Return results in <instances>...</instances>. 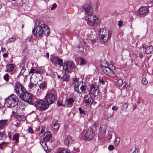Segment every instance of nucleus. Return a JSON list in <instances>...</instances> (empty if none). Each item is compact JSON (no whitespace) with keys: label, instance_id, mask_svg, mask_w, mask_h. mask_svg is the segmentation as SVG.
<instances>
[{"label":"nucleus","instance_id":"f257e3e1","mask_svg":"<svg viewBox=\"0 0 153 153\" xmlns=\"http://www.w3.org/2000/svg\"><path fill=\"white\" fill-rule=\"evenodd\" d=\"M14 91L21 100L28 104H31L33 98L32 94L27 92L22 84L16 85L14 86Z\"/></svg>","mask_w":153,"mask_h":153},{"label":"nucleus","instance_id":"f03ea898","mask_svg":"<svg viewBox=\"0 0 153 153\" xmlns=\"http://www.w3.org/2000/svg\"><path fill=\"white\" fill-rule=\"evenodd\" d=\"M82 8L85 10L86 15H87L85 20L88 25L93 26L100 22V21L97 17L95 16H93V10L90 4H85L82 6Z\"/></svg>","mask_w":153,"mask_h":153},{"label":"nucleus","instance_id":"7ed1b4c3","mask_svg":"<svg viewBox=\"0 0 153 153\" xmlns=\"http://www.w3.org/2000/svg\"><path fill=\"white\" fill-rule=\"evenodd\" d=\"M5 102L9 105L8 107H13L17 105L19 99L16 95L12 94L7 98L5 99Z\"/></svg>","mask_w":153,"mask_h":153},{"label":"nucleus","instance_id":"20e7f679","mask_svg":"<svg viewBox=\"0 0 153 153\" xmlns=\"http://www.w3.org/2000/svg\"><path fill=\"white\" fill-rule=\"evenodd\" d=\"M45 26V24L39 23L38 25L36 26L33 29V33L35 36H38L40 38L42 37L43 32H44L43 29H44Z\"/></svg>","mask_w":153,"mask_h":153},{"label":"nucleus","instance_id":"39448f33","mask_svg":"<svg viewBox=\"0 0 153 153\" xmlns=\"http://www.w3.org/2000/svg\"><path fill=\"white\" fill-rule=\"evenodd\" d=\"M99 34V38L101 40V42H106L109 38L111 37V35L109 34L108 31L103 28L100 29Z\"/></svg>","mask_w":153,"mask_h":153},{"label":"nucleus","instance_id":"423d86ee","mask_svg":"<svg viewBox=\"0 0 153 153\" xmlns=\"http://www.w3.org/2000/svg\"><path fill=\"white\" fill-rule=\"evenodd\" d=\"M35 105L37 108L40 110L45 111L47 110L50 105L45 101L39 99L35 102Z\"/></svg>","mask_w":153,"mask_h":153},{"label":"nucleus","instance_id":"0eeeda50","mask_svg":"<svg viewBox=\"0 0 153 153\" xmlns=\"http://www.w3.org/2000/svg\"><path fill=\"white\" fill-rule=\"evenodd\" d=\"M114 69L115 67L114 66L109 64V66L103 68L102 70L103 72L106 74L113 77L116 76V74L114 73L113 71V70Z\"/></svg>","mask_w":153,"mask_h":153},{"label":"nucleus","instance_id":"6e6552de","mask_svg":"<svg viewBox=\"0 0 153 153\" xmlns=\"http://www.w3.org/2000/svg\"><path fill=\"white\" fill-rule=\"evenodd\" d=\"M45 99V101L50 105L55 102L56 100L55 96L54 94L48 91L46 93Z\"/></svg>","mask_w":153,"mask_h":153},{"label":"nucleus","instance_id":"1a4fd4ad","mask_svg":"<svg viewBox=\"0 0 153 153\" xmlns=\"http://www.w3.org/2000/svg\"><path fill=\"white\" fill-rule=\"evenodd\" d=\"M29 89L30 91L34 93L36 96H38L41 93V91L38 88L37 85H34L33 83H31L28 85Z\"/></svg>","mask_w":153,"mask_h":153},{"label":"nucleus","instance_id":"9d476101","mask_svg":"<svg viewBox=\"0 0 153 153\" xmlns=\"http://www.w3.org/2000/svg\"><path fill=\"white\" fill-rule=\"evenodd\" d=\"M74 67L75 65L73 62H64L63 68L65 71L71 72V71Z\"/></svg>","mask_w":153,"mask_h":153},{"label":"nucleus","instance_id":"9b49d317","mask_svg":"<svg viewBox=\"0 0 153 153\" xmlns=\"http://www.w3.org/2000/svg\"><path fill=\"white\" fill-rule=\"evenodd\" d=\"M100 92L98 87L95 85H91V90L89 94L91 95H93L94 97L97 96Z\"/></svg>","mask_w":153,"mask_h":153},{"label":"nucleus","instance_id":"f8f14e48","mask_svg":"<svg viewBox=\"0 0 153 153\" xmlns=\"http://www.w3.org/2000/svg\"><path fill=\"white\" fill-rule=\"evenodd\" d=\"M95 133L94 130L91 128L88 129L85 135L84 139L85 140H91L95 136Z\"/></svg>","mask_w":153,"mask_h":153},{"label":"nucleus","instance_id":"ddd939ff","mask_svg":"<svg viewBox=\"0 0 153 153\" xmlns=\"http://www.w3.org/2000/svg\"><path fill=\"white\" fill-rule=\"evenodd\" d=\"M51 61L53 64H57L59 65L60 66H63V60L59 59L56 56H52L51 58Z\"/></svg>","mask_w":153,"mask_h":153},{"label":"nucleus","instance_id":"4468645a","mask_svg":"<svg viewBox=\"0 0 153 153\" xmlns=\"http://www.w3.org/2000/svg\"><path fill=\"white\" fill-rule=\"evenodd\" d=\"M73 83L74 84V89L75 91L77 93H81L79 90V85H80L81 82H79V79L77 78H75L73 79Z\"/></svg>","mask_w":153,"mask_h":153},{"label":"nucleus","instance_id":"2eb2a0df","mask_svg":"<svg viewBox=\"0 0 153 153\" xmlns=\"http://www.w3.org/2000/svg\"><path fill=\"white\" fill-rule=\"evenodd\" d=\"M138 11L139 15H143L148 13L149 9L146 7L143 6L140 7Z\"/></svg>","mask_w":153,"mask_h":153},{"label":"nucleus","instance_id":"dca6fc26","mask_svg":"<svg viewBox=\"0 0 153 153\" xmlns=\"http://www.w3.org/2000/svg\"><path fill=\"white\" fill-rule=\"evenodd\" d=\"M52 134L50 131H47L44 134L43 140L45 141L49 140L52 137Z\"/></svg>","mask_w":153,"mask_h":153},{"label":"nucleus","instance_id":"f3484780","mask_svg":"<svg viewBox=\"0 0 153 153\" xmlns=\"http://www.w3.org/2000/svg\"><path fill=\"white\" fill-rule=\"evenodd\" d=\"M53 128L55 131H57L59 128L60 125L56 120H54L52 122Z\"/></svg>","mask_w":153,"mask_h":153},{"label":"nucleus","instance_id":"a211bd4d","mask_svg":"<svg viewBox=\"0 0 153 153\" xmlns=\"http://www.w3.org/2000/svg\"><path fill=\"white\" fill-rule=\"evenodd\" d=\"M40 144L44 148L45 151H46V153H51V151L48 150V146L45 142L43 141H40Z\"/></svg>","mask_w":153,"mask_h":153},{"label":"nucleus","instance_id":"6ab92c4d","mask_svg":"<svg viewBox=\"0 0 153 153\" xmlns=\"http://www.w3.org/2000/svg\"><path fill=\"white\" fill-rule=\"evenodd\" d=\"M26 116L23 113H20L17 116V119L19 121H25L26 120Z\"/></svg>","mask_w":153,"mask_h":153},{"label":"nucleus","instance_id":"aec40b11","mask_svg":"<svg viewBox=\"0 0 153 153\" xmlns=\"http://www.w3.org/2000/svg\"><path fill=\"white\" fill-rule=\"evenodd\" d=\"M47 84V83L45 82H42V83H40L39 85V88L41 92L42 91H43L46 88Z\"/></svg>","mask_w":153,"mask_h":153},{"label":"nucleus","instance_id":"412c9836","mask_svg":"<svg viewBox=\"0 0 153 153\" xmlns=\"http://www.w3.org/2000/svg\"><path fill=\"white\" fill-rule=\"evenodd\" d=\"M114 112L111 111L107 112L104 116L105 119H108L112 118L113 116Z\"/></svg>","mask_w":153,"mask_h":153},{"label":"nucleus","instance_id":"4be33fe9","mask_svg":"<svg viewBox=\"0 0 153 153\" xmlns=\"http://www.w3.org/2000/svg\"><path fill=\"white\" fill-rule=\"evenodd\" d=\"M73 141V140L71 137H68L65 139L64 143L66 146H68L69 145L71 144Z\"/></svg>","mask_w":153,"mask_h":153},{"label":"nucleus","instance_id":"5701e85b","mask_svg":"<svg viewBox=\"0 0 153 153\" xmlns=\"http://www.w3.org/2000/svg\"><path fill=\"white\" fill-rule=\"evenodd\" d=\"M6 68L7 72H11L13 70L14 66L13 64H9L6 65Z\"/></svg>","mask_w":153,"mask_h":153},{"label":"nucleus","instance_id":"b1692460","mask_svg":"<svg viewBox=\"0 0 153 153\" xmlns=\"http://www.w3.org/2000/svg\"><path fill=\"white\" fill-rule=\"evenodd\" d=\"M128 105V103L127 102H126L123 103L121 107V110L122 112L126 111Z\"/></svg>","mask_w":153,"mask_h":153},{"label":"nucleus","instance_id":"393cba45","mask_svg":"<svg viewBox=\"0 0 153 153\" xmlns=\"http://www.w3.org/2000/svg\"><path fill=\"white\" fill-rule=\"evenodd\" d=\"M74 101V100L73 99V98L71 97L67 99V104L69 106L72 105L73 102Z\"/></svg>","mask_w":153,"mask_h":153},{"label":"nucleus","instance_id":"a878e982","mask_svg":"<svg viewBox=\"0 0 153 153\" xmlns=\"http://www.w3.org/2000/svg\"><path fill=\"white\" fill-rule=\"evenodd\" d=\"M43 30L44 31L43 33L46 36H48L50 34V30L48 27L45 25V27H44V29H43Z\"/></svg>","mask_w":153,"mask_h":153},{"label":"nucleus","instance_id":"bb28decb","mask_svg":"<svg viewBox=\"0 0 153 153\" xmlns=\"http://www.w3.org/2000/svg\"><path fill=\"white\" fill-rule=\"evenodd\" d=\"M109 65L106 61L104 60L101 62V68L102 69L103 68L109 66Z\"/></svg>","mask_w":153,"mask_h":153},{"label":"nucleus","instance_id":"cd10ccee","mask_svg":"<svg viewBox=\"0 0 153 153\" xmlns=\"http://www.w3.org/2000/svg\"><path fill=\"white\" fill-rule=\"evenodd\" d=\"M153 51V46H150L147 47L146 49V52L147 54L150 53Z\"/></svg>","mask_w":153,"mask_h":153},{"label":"nucleus","instance_id":"c85d7f7f","mask_svg":"<svg viewBox=\"0 0 153 153\" xmlns=\"http://www.w3.org/2000/svg\"><path fill=\"white\" fill-rule=\"evenodd\" d=\"M0 136L1 137V140H4L6 139L7 138V136L4 131H0Z\"/></svg>","mask_w":153,"mask_h":153},{"label":"nucleus","instance_id":"c756f323","mask_svg":"<svg viewBox=\"0 0 153 153\" xmlns=\"http://www.w3.org/2000/svg\"><path fill=\"white\" fill-rule=\"evenodd\" d=\"M19 134H16L13 135V140L15 141L16 143H17L19 142Z\"/></svg>","mask_w":153,"mask_h":153},{"label":"nucleus","instance_id":"7c9ffc66","mask_svg":"<svg viewBox=\"0 0 153 153\" xmlns=\"http://www.w3.org/2000/svg\"><path fill=\"white\" fill-rule=\"evenodd\" d=\"M26 70V68L25 67H22V69L21 70V71L19 74V75L18 76V77H19L20 75H22L23 76H25V77L27 76L24 75H23V74L25 72Z\"/></svg>","mask_w":153,"mask_h":153},{"label":"nucleus","instance_id":"2f4dec72","mask_svg":"<svg viewBox=\"0 0 153 153\" xmlns=\"http://www.w3.org/2000/svg\"><path fill=\"white\" fill-rule=\"evenodd\" d=\"M7 121V120H1L0 121V128H2Z\"/></svg>","mask_w":153,"mask_h":153},{"label":"nucleus","instance_id":"473e14b6","mask_svg":"<svg viewBox=\"0 0 153 153\" xmlns=\"http://www.w3.org/2000/svg\"><path fill=\"white\" fill-rule=\"evenodd\" d=\"M85 45V44L83 42V44H82L81 45H79L78 46V48L79 51L81 52L83 51L84 49V47Z\"/></svg>","mask_w":153,"mask_h":153},{"label":"nucleus","instance_id":"72a5a7b5","mask_svg":"<svg viewBox=\"0 0 153 153\" xmlns=\"http://www.w3.org/2000/svg\"><path fill=\"white\" fill-rule=\"evenodd\" d=\"M92 99H93L91 97H89L88 98L85 100V103L88 105L90 104L92 100Z\"/></svg>","mask_w":153,"mask_h":153},{"label":"nucleus","instance_id":"f704fd0d","mask_svg":"<svg viewBox=\"0 0 153 153\" xmlns=\"http://www.w3.org/2000/svg\"><path fill=\"white\" fill-rule=\"evenodd\" d=\"M120 140V138L119 137H117L115 138L114 141V144L115 146L119 144Z\"/></svg>","mask_w":153,"mask_h":153},{"label":"nucleus","instance_id":"c9c22d12","mask_svg":"<svg viewBox=\"0 0 153 153\" xmlns=\"http://www.w3.org/2000/svg\"><path fill=\"white\" fill-rule=\"evenodd\" d=\"M106 126L105 125H102L100 126V129L102 132L104 133L106 130Z\"/></svg>","mask_w":153,"mask_h":153},{"label":"nucleus","instance_id":"e433bc0d","mask_svg":"<svg viewBox=\"0 0 153 153\" xmlns=\"http://www.w3.org/2000/svg\"><path fill=\"white\" fill-rule=\"evenodd\" d=\"M86 89V85L85 83H82L81 86L80 87V89L81 91L82 92H84Z\"/></svg>","mask_w":153,"mask_h":153},{"label":"nucleus","instance_id":"4c0bfd02","mask_svg":"<svg viewBox=\"0 0 153 153\" xmlns=\"http://www.w3.org/2000/svg\"><path fill=\"white\" fill-rule=\"evenodd\" d=\"M69 77L68 76L66 75H65L62 77V79L63 81H67L69 80Z\"/></svg>","mask_w":153,"mask_h":153},{"label":"nucleus","instance_id":"58836bf2","mask_svg":"<svg viewBox=\"0 0 153 153\" xmlns=\"http://www.w3.org/2000/svg\"><path fill=\"white\" fill-rule=\"evenodd\" d=\"M9 76L8 74H5L3 76L4 79L6 82L8 81L9 80Z\"/></svg>","mask_w":153,"mask_h":153},{"label":"nucleus","instance_id":"ea45409f","mask_svg":"<svg viewBox=\"0 0 153 153\" xmlns=\"http://www.w3.org/2000/svg\"><path fill=\"white\" fill-rule=\"evenodd\" d=\"M117 84L119 86H121L123 84V81L121 79H119L117 82Z\"/></svg>","mask_w":153,"mask_h":153},{"label":"nucleus","instance_id":"a19ab883","mask_svg":"<svg viewBox=\"0 0 153 153\" xmlns=\"http://www.w3.org/2000/svg\"><path fill=\"white\" fill-rule=\"evenodd\" d=\"M80 59L81 60L80 63L81 65H83L86 64V61L85 59L81 58H80Z\"/></svg>","mask_w":153,"mask_h":153},{"label":"nucleus","instance_id":"79ce46f5","mask_svg":"<svg viewBox=\"0 0 153 153\" xmlns=\"http://www.w3.org/2000/svg\"><path fill=\"white\" fill-rule=\"evenodd\" d=\"M142 83L144 85H146L148 83V81L145 78H143L142 80Z\"/></svg>","mask_w":153,"mask_h":153},{"label":"nucleus","instance_id":"37998d69","mask_svg":"<svg viewBox=\"0 0 153 153\" xmlns=\"http://www.w3.org/2000/svg\"><path fill=\"white\" fill-rule=\"evenodd\" d=\"M15 40V39L14 38L12 37L9 39L7 41V42L8 43H11L14 42Z\"/></svg>","mask_w":153,"mask_h":153},{"label":"nucleus","instance_id":"c03bdc74","mask_svg":"<svg viewBox=\"0 0 153 153\" xmlns=\"http://www.w3.org/2000/svg\"><path fill=\"white\" fill-rule=\"evenodd\" d=\"M35 73V69L33 68H31L30 69V71L29 72L28 74L30 75V74H32L31 76H32L33 74Z\"/></svg>","mask_w":153,"mask_h":153},{"label":"nucleus","instance_id":"a18cd8bd","mask_svg":"<svg viewBox=\"0 0 153 153\" xmlns=\"http://www.w3.org/2000/svg\"><path fill=\"white\" fill-rule=\"evenodd\" d=\"M79 113L80 114H85V111L82 109L81 108H79Z\"/></svg>","mask_w":153,"mask_h":153},{"label":"nucleus","instance_id":"49530a36","mask_svg":"<svg viewBox=\"0 0 153 153\" xmlns=\"http://www.w3.org/2000/svg\"><path fill=\"white\" fill-rule=\"evenodd\" d=\"M114 148V146L112 145H110L108 147V149L110 151L113 150Z\"/></svg>","mask_w":153,"mask_h":153},{"label":"nucleus","instance_id":"de8ad7c7","mask_svg":"<svg viewBox=\"0 0 153 153\" xmlns=\"http://www.w3.org/2000/svg\"><path fill=\"white\" fill-rule=\"evenodd\" d=\"M56 6L57 5L56 3L53 4L51 8V10H53L55 9L56 7Z\"/></svg>","mask_w":153,"mask_h":153},{"label":"nucleus","instance_id":"09e8293b","mask_svg":"<svg viewBox=\"0 0 153 153\" xmlns=\"http://www.w3.org/2000/svg\"><path fill=\"white\" fill-rule=\"evenodd\" d=\"M112 109L113 110L116 111L118 109V108L116 106H114L112 107Z\"/></svg>","mask_w":153,"mask_h":153},{"label":"nucleus","instance_id":"8fccbe9b","mask_svg":"<svg viewBox=\"0 0 153 153\" xmlns=\"http://www.w3.org/2000/svg\"><path fill=\"white\" fill-rule=\"evenodd\" d=\"M99 81L100 83L102 85H104L105 83L104 81L102 79H99Z\"/></svg>","mask_w":153,"mask_h":153},{"label":"nucleus","instance_id":"3c124183","mask_svg":"<svg viewBox=\"0 0 153 153\" xmlns=\"http://www.w3.org/2000/svg\"><path fill=\"white\" fill-rule=\"evenodd\" d=\"M123 24V22L122 21H120L118 22V26L119 27H121L122 25Z\"/></svg>","mask_w":153,"mask_h":153},{"label":"nucleus","instance_id":"603ef678","mask_svg":"<svg viewBox=\"0 0 153 153\" xmlns=\"http://www.w3.org/2000/svg\"><path fill=\"white\" fill-rule=\"evenodd\" d=\"M28 131L30 133H32L33 132V131L31 128H29L28 129Z\"/></svg>","mask_w":153,"mask_h":153},{"label":"nucleus","instance_id":"864d4df0","mask_svg":"<svg viewBox=\"0 0 153 153\" xmlns=\"http://www.w3.org/2000/svg\"><path fill=\"white\" fill-rule=\"evenodd\" d=\"M8 143H9L8 142L7 143V142H3L1 143V144L2 146H3L4 145L6 146V145H7Z\"/></svg>","mask_w":153,"mask_h":153},{"label":"nucleus","instance_id":"5fc2aeb1","mask_svg":"<svg viewBox=\"0 0 153 153\" xmlns=\"http://www.w3.org/2000/svg\"><path fill=\"white\" fill-rule=\"evenodd\" d=\"M96 104V102L95 101H94L92 99V100L91 103V104H92L93 105H95Z\"/></svg>","mask_w":153,"mask_h":153},{"label":"nucleus","instance_id":"6e6d98bb","mask_svg":"<svg viewBox=\"0 0 153 153\" xmlns=\"http://www.w3.org/2000/svg\"><path fill=\"white\" fill-rule=\"evenodd\" d=\"M8 56V53H5L3 54V56L4 58Z\"/></svg>","mask_w":153,"mask_h":153},{"label":"nucleus","instance_id":"4d7b16f0","mask_svg":"<svg viewBox=\"0 0 153 153\" xmlns=\"http://www.w3.org/2000/svg\"><path fill=\"white\" fill-rule=\"evenodd\" d=\"M89 97H88V95H86L84 96V99L85 100L87 99Z\"/></svg>","mask_w":153,"mask_h":153},{"label":"nucleus","instance_id":"13d9d810","mask_svg":"<svg viewBox=\"0 0 153 153\" xmlns=\"http://www.w3.org/2000/svg\"><path fill=\"white\" fill-rule=\"evenodd\" d=\"M35 73L39 74L40 73V71H39L35 69Z\"/></svg>","mask_w":153,"mask_h":153},{"label":"nucleus","instance_id":"bf43d9fd","mask_svg":"<svg viewBox=\"0 0 153 153\" xmlns=\"http://www.w3.org/2000/svg\"><path fill=\"white\" fill-rule=\"evenodd\" d=\"M133 153H138V151L137 149H135Z\"/></svg>","mask_w":153,"mask_h":153},{"label":"nucleus","instance_id":"052dcab7","mask_svg":"<svg viewBox=\"0 0 153 153\" xmlns=\"http://www.w3.org/2000/svg\"><path fill=\"white\" fill-rule=\"evenodd\" d=\"M136 108H137L136 105H134L133 107V110H134Z\"/></svg>","mask_w":153,"mask_h":153},{"label":"nucleus","instance_id":"680f3d73","mask_svg":"<svg viewBox=\"0 0 153 153\" xmlns=\"http://www.w3.org/2000/svg\"><path fill=\"white\" fill-rule=\"evenodd\" d=\"M46 56L48 58L49 56V54L48 53H47L46 54Z\"/></svg>","mask_w":153,"mask_h":153},{"label":"nucleus","instance_id":"e2e57ef3","mask_svg":"<svg viewBox=\"0 0 153 153\" xmlns=\"http://www.w3.org/2000/svg\"><path fill=\"white\" fill-rule=\"evenodd\" d=\"M57 103L60 106H62L63 105L61 103H60L59 102H58Z\"/></svg>","mask_w":153,"mask_h":153},{"label":"nucleus","instance_id":"0e129e2a","mask_svg":"<svg viewBox=\"0 0 153 153\" xmlns=\"http://www.w3.org/2000/svg\"><path fill=\"white\" fill-rule=\"evenodd\" d=\"M3 146H2L1 144V143L0 144V149H3Z\"/></svg>","mask_w":153,"mask_h":153},{"label":"nucleus","instance_id":"69168bd1","mask_svg":"<svg viewBox=\"0 0 153 153\" xmlns=\"http://www.w3.org/2000/svg\"><path fill=\"white\" fill-rule=\"evenodd\" d=\"M16 125L17 127H19L20 126V124L18 123H17V124H16Z\"/></svg>","mask_w":153,"mask_h":153},{"label":"nucleus","instance_id":"338daca9","mask_svg":"<svg viewBox=\"0 0 153 153\" xmlns=\"http://www.w3.org/2000/svg\"><path fill=\"white\" fill-rule=\"evenodd\" d=\"M43 131H43V129H42L41 130V131H40V133H41V134H42V133H43Z\"/></svg>","mask_w":153,"mask_h":153},{"label":"nucleus","instance_id":"774afa93","mask_svg":"<svg viewBox=\"0 0 153 153\" xmlns=\"http://www.w3.org/2000/svg\"><path fill=\"white\" fill-rule=\"evenodd\" d=\"M96 41L95 40H93L91 41V42L93 43H94Z\"/></svg>","mask_w":153,"mask_h":153}]
</instances>
